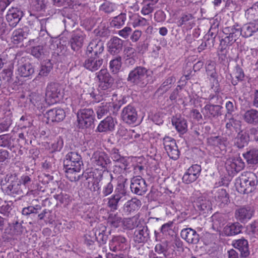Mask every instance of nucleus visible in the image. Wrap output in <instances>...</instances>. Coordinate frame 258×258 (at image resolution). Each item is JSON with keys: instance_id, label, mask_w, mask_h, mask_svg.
<instances>
[{"instance_id": "obj_1", "label": "nucleus", "mask_w": 258, "mask_h": 258, "mask_svg": "<svg viewBox=\"0 0 258 258\" xmlns=\"http://www.w3.org/2000/svg\"><path fill=\"white\" fill-rule=\"evenodd\" d=\"M63 165L66 177L71 181H78L83 177L87 179L85 173H80L83 167V163L81 155L78 152H69L66 156Z\"/></svg>"}, {"instance_id": "obj_2", "label": "nucleus", "mask_w": 258, "mask_h": 258, "mask_svg": "<svg viewBox=\"0 0 258 258\" xmlns=\"http://www.w3.org/2000/svg\"><path fill=\"white\" fill-rule=\"evenodd\" d=\"M258 183L256 175L251 172H243L236 178L235 185L237 191L241 194L252 192Z\"/></svg>"}, {"instance_id": "obj_3", "label": "nucleus", "mask_w": 258, "mask_h": 258, "mask_svg": "<svg viewBox=\"0 0 258 258\" xmlns=\"http://www.w3.org/2000/svg\"><path fill=\"white\" fill-rule=\"evenodd\" d=\"M153 74L152 70L143 66H138L130 72L127 81L134 86L144 88L149 83V78L151 77Z\"/></svg>"}, {"instance_id": "obj_4", "label": "nucleus", "mask_w": 258, "mask_h": 258, "mask_svg": "<svg viewBox=\"0 0 258 258\" xmlns=\"http://www.w3.org/2000/svg\"><path fill=\"white\" fill-rule=\"evenodd\" d=\"M1 185L3 191L8 195L15 197L23 194L21 182L15 175L7 174L2 179Z\"/></svg>"}, {"instance_id": "obj_5", "label": "nucleus", "mask_w": 258, "mask_h": 258, "mask_svg": "<svg viewBox=\"0 0 258 258\" xmlns=\"http://www.w3.org/2000/svg\"><path fill=\"white\" fill-rule=\"evenodd\" d=\"M77 117L79 128L85 129L94 127L95 113L92 108L80 109L77 113Z\"/></svg>"}, {"instance_id": "obj_6", "label": "nucleus", "mask_w": 258, "mask_h": 258, "mask_svg": "<svg viewBox=\"0 0 258 258\" xmlns=\"http://www.w3.org/2000/svg\"><path fill=\"white\" fill-rule=\"evenodd\" d=\"M241 30L240 26L237 24L224 27L222 31L225 36L220 40L221 44L224 47L232 45L241 35Z\"/></svg>"}, {"instance_id": "obj_7", "label": "nucleus", "mask_w": 258, "mask_h": 258, "mask_svg": "<svg viewBox=\"0 0 258 258\" xmlns=\"http://www.w3.org/2000/svg\"><path fill=\"white\" fill-rule=\"evenodd\" d=\"M14 63H16L15 67L16 72L22 77H29L35 73L34 65L26 61L24 57L16 58Z\"/></svg>"}, {"instance_id": "obj_8", "label": "nucleus", "mask_w": 258, "mask_h": 258, "mask_svg": "<svg viewBox=\"0 0 258 258\" xmlns=\"http://www.w3.org/2000/svg\"><path fill=\"white\" fill-rule=\"evenodd\" d=\"M96 77L99 83V88L102 91H106L110 93L113 83L114 79L108 72L107 69H104L100 70L96 73Z\"/></svg>"}, {"instance_id": "obj_9", "label": "nucleus", "mask_w": 258, "mask_h": 258, "mask_svg": "<svg viewBox=\"0 0 258 258\" xmlns=\"http://www.w3.org/2000/svg\"><path fill=\"white\" fill-rule=\"evenodd\" d=\"M92 163L98 169L105 170L110 163L108 155L103 151H96L94 152L91 158Z\"/></svg>"}, {"instance_id": "obj_10", "label": "nucleus", "mask_w": 258, "mask_h": 258, "mask_svg": "<svg viewBox=\"0 0 258 258\" xmlns=\"http://www.w3.org/2000/svg\"><path fill=\"white\" fill-rule=\"evenodd\" d=\"M49 18L43 19L40 20V30L39 36L35 40L39 44L45 47L51 43L52 41V37L50 36L46 30L47 25L49 23Z\"/></svg>"}, {"instance_id": "obj_11", "label": "nucleus", "mask_w": 258, "mask_h": 258, "mask_svg": "<svg viewBox=\"0 0 258 258\" xmlns=\"http://www.w3.org/2000/svg\"><path fill=\"white\" fill-rule=\"evenodd\" d=\"M104 50L103 42L98 39H93L89 43L85 51L86 55L101 57Z\"/></svg>"}, {"instance_id": "obj_12", "label": "nucleus", "mask_w": 258, "mask_h": 258, "mask_svg": "<svg viewBox=\"0 0 258 258\" xmlns=\"http://www.w3.org/2000/svg\"><path fill=\"white\" fill-rule=\"evenodd\" d=\"M226 170L230 175H234L245 167V163L240 157L229 158L225 163Z\"/></svg>"}, {"instance_id": "obj_13", "label": "nucleus", "mask_w": 258, "mask_h": 258, "mask_svg": "<svg viewBox=\"0 0 258 258\" xmlns=\"http://www.w3.org/2000/svg\"><path fill=\"white\" fill-rule=\"evenodd\" d=\"M223 107L220 104L207 103L202 110L204 117L209 119H216L222 114Z\"/></svg>"}, {"instance_id": "obj_14", "label": "nucleus", "mask_w": 258, "mask_h": 258, "mask_svg": "<svg viewBox=\"0 0 258 258\" xmlns=\"http://www.w3.org/2000/svg\"><path fill=\"white\" fill-rule=\"evenodd\" d=\"M138 112L132 105L128 104L121 110L120 117L122 121L128 124L135 123L138 118Z\"/></svg>"}, {"instance_id": "obj_15", "label": "nucleus", "mask_w": 258, "mask_h": 258, "mask_svg": "<svg viewBox=\"0 0 258 258\" xmlns=\"http://www.w3.org/2000/svg\"><path fill=\"white\" fill-rule=\"evenodd\" d=\"M202 171L201 165L196 164L189 167L182 176L183 183L189 184L195 181L200 176Z\"/></svg>"}, {"instance_id": "obj_16", "label": "nucleus", "mask_w": 258, "mask_h": 258, "mask_svg": "<svg viewBox=\"0 0 258 258\" xmlns=\"http://www.w3.org/2000/svg\"><path fill=\"white\" fill-rule=\"evenodd\" d=\"M130 188L133 193L139 196L143 195L147 191L146 182L141 176H136L132 178Z\"/></svg>"}, {"instance_id": "obj_17", "label": "nucleus", "mask_w": 258, "mask_h": 258, "mask_svg": "<svg viewBox=\"0 0 258 258\" xmlns=\"http://www.w3.org/2000/svg\"><path fill=\"white\" fill-rule=\"evenodd\" d=\"M87 58L83 63V66L88 71L95 72L98 71L103 65L104 59L101 57L86 55Z\"/></svg>"}, {"instance_id": "obj_18", "label": "nucleus", "mask_w": 258, "mask_h": 258, "mask_svg": "<svg viewBox=\"0 0 258 258\" xmlns=\"http://www.w3.org/2000/svg\"><path fill=\"white\" fill-rule=\"evenodd\" d=\"M86 34L81 30H76L71 36L69 43L75 51H79L83 46Z\"/></svg>"}, {"instance_id": "obj_19", "label": "nucleus", "mask_w": 258, "mask_h": 258, "mask_svg": "<svg viewBox=\"0 0 258 258\" xmlns=\"http://www.w3.org/2000/svg\"><path fill=\"white\" fill-rule=\"evenodd\" d=\"M46 100H49V102L53 104L58 101L60 94V89L58 84L50 83L49 84L46 90Z\"/></svg>"}, {"instance_id": "obj_20", "label": "nucleus", "mask_w": 258, "mask_h": 258, "mask_svg": "<svg viewBox=\"0 0 258 258\" xmlns=\"http://www.w3.org/2000/svg\"><path fill=\"white\" fill-rule=\"evenodd\" d=\"M109 246L110 250L112 251H123L127 247V241L122 236H114L109 241Z\"/></svg>"}, {"instance_id": "obj_21", "label": "nucleus", "mask_w": 258, "mask_h": 258, "mask_svg": "<svg viewBox=\"0 0 258 258\" xmlns=\"http://www.w3.org/2000/svg\"><path fill=\"white\" fill-rule=\"evenodd\" d=\"M23 16V12L19 9L12 8L8 12L6 19L9 25L13 28L17 26Z\"/></svg>"}, {"instance_id": "obj_22", "label": "nucleus", "mask_w": 258, "mask_h": 258, "mask_svg": "<svg viewBox=\"0 0 258 258\" xmlns=\"http://www.w3.org/2000/svg\"><path fill=\"white\" fill-rule=\"evenodd\" d=\"M94 234L95 236V239L100 244H104L106 243L108 235L110 234V231H107L106 227L103 224H98L94 229Z\"/></svg>"}, {"instance_id": "obj_23", "label": "nucleus", "mask_w": 258, "mask_h": 258, "mask_svg": "<svg viewBox=\"0 0 258 258\" xmlns=\"http://www.w3.org/2000/svg\"><path fill=\"white\" fill-rule=\"evenodd\" d=\"M181 237L189 244H196L200 239L199 234L191 228L183 229L180 233Z\"/></svg>"}, {"instance_id": "obj_24", "label": "nucleus", "mask_w": 258, "mask_h": 258, "mask_svg": "<svg viewBox=\"0 0 258 258\" xmlns=\"http://www.w3.org/2000/svg\"><path fill=\"white\" fill-rule=\"evenodd\" d=\"M116 121L111 116H107L104 119L100 121L96 130V132L107 133L114 130Z\"/></svg>"}, {"instance_id": "obj_25", "label": "nucleus", "mask_w": 258, "mask_h": 258, "mask_svg": "<svg viewBox=\"0 0 258 258\" xmlns=\"http://www.w3.org/2000/svg\"><path fill=\"white\" fill-rule=\"evenodd\" d=\"M232 246L237 249L240 253V256L247 257L250 254L248 241L244 238L232 241Z\"/></svg>"}, {"instance_id": "obj_26", "label": "nucleus", "mask_w": 258, "mask_h": 258, "mask_svg": "<svg viewBox=\"0 0 258 258\" xmlns=\"http://www.w3.org/2000/svg\"><path fill=\"white\" fill-rule=\"evenodd\" d=\"M46 117L48 122H59L63 120L66 113L61 108H55L48 110Z\"/></svg>"}, {"instance_id": "obj_27", "label": "nucleus", "mask_w": 258, "mask_h": 258, "mask_svg": "<svg viewBox=\"0 0 258 258\" xmlns=\"http://www.w3.org/2000/svg\"><path fill=\"white\" fill-rule=\"evenodd\" d=\"M149 239L150 231L147 226L140 227L134 232V240L136 243H145Z\"/></svg>"}, {"instance_id": "obj_28", "label": "nucleus", "mask_w": 258, "mask_h": 258, "mask_svg": "<svg viewBox=\"0 0 258 258\" xmlns=\"http://www.w3.org/2000/svg\"><path fill=\"white\" fill-rule=\"evenodd\" d=\"M123 41L121 39L113 37L107 43L108 51L112 55H116L120 53L123 47Z\"/></svg>"}, {"instance_id": "obj_29", "label": "nucleus", "mask_w": 258, "mask_h": 258, "mask_svg": "<svg viewBox=\"0 0 258 258\" xmlns=\"http://www.w3.org/2000/svg\"><path fill=\"white\" fill-rule=\"evenodd\" d=\"M241 122L231 118L228 120L226 124V134L230 138H233L236 133L241 131Z\"/></svg>"}, {"instance_id": "obj_30", "label": "nucleus", "mask_w": 258, "mask_h": 258, "mask_svg": "<svg viewBox=\"0 0 258 258\" xmlns=\"http://www.w3.org/2000/svg\"><path fill=\"white\" fill-rule=\"evenodd\" d=\"M253 211L250 207H242L235 211L236 219L242 223H245L252 216Z\"/></svg>"}, {"instance_id": "obj_31", "label": "nucleus", "mask_w": 258, "mask_h": 258, "mask_svg": "<svg viewBox=\"0 0 258 258\" xmlns=\"http://www.w3.org/2000/svg\"><path fill=\"white\" fill-rule=\"evenodd\" d=\"M171 122L177 132L180 134L183 135L187 131V122L184 118L180 116H173Z\"/></svg>"}, {"instance_id": "obj_32", "label": "nucleus", "mask_w": 258, "mask_h": 258, "mask_svg": "<svg viewBox=\"0 0 258 258\" xmlns=\"http://www.w3.org/2000/svg\"><path fill=\"white\" fill-rule=\"evenodd\" d=\"M242 228V225L239 222L229 223L224 227L223 232L226 236H232L240 233Z\"/></svg>"}, {"instance_id": "obj_33", "label": "nucleus", "mask_w": 258, "mask_h": 258, "mask_svg": "<svg viewBox=\"0 0 258 258\" xmlns=\"http://www.w3.org/2000/svg\"><path fill=\"white\" fill-rule=\"evenodd\" d=\"M231 83L233 86L237 85L239 82L243 81L245 78V74L243 69L238 64L233 68L232 74L230 75Z\"/></svg>"}, {"instance_id": "obj_34", "label": "nucleus", "mask_w": 258, "mask_h": 258, "mask_svg": "<svg viewBox=\"0 0 258 258\" xmlns=\"http://www.w3.org/2000/svg\"><path fill=\"white\" fill-rule=\"evenodd\" d=\"M100 178L101 194L103 197H105L110 195L113 191L114 186L112 183V175H111L110 179L103 178L102 175L101 176Z\"/></svg>"}, {"instance_id": "obj_35", "label": "nucleus", "mask_w": 258, "mask_h": 258, "mask_svg": "<svg viewBox=\"0 0 258 258\" xmlns=\"http://www.w3.org/2000/svg\"><path fill=\"white\" fill-rule=\"evenodd\" d=\"M194 206L196 210L203 213H206L212 210L211 202L203 197L198 198L195 202Z\"/></svg>"}, {"instance_id": "obj_36", "label": "nucleus", "mask_w": 258, "mask_h": 258, "mask_svg": "<svg viewBox=\"0 0 258 258\" xmlns=\"http://www.w3.org/2000/svg\"><path fill=\"white\" fill-rule=\"evenodd\" d=\"M30 101L39 111H43L45 108V101L46 100L39 94L35 92H32L29 95Z\"/></svg>"}, {"instance_id": "obj_37", "label": "nucleus", "mask_w": 258, "mask_h": 258, "mask_svg": "<svg viewBox=\"0 0 258 258\" xmlns=\"http://www.w3.org/2000/svg\"><path fill=\"white\" fill-rule=\"evenodd\" d=\"M242 117L244 121L249 124L256 125L258 124V110L255 109L245 111Z\"/></svg>"}, {"instance_id": "obj_38", "label": "nucleus", "mask_w": 258, "mask_h": 258, "mask_svg": "<svg viewBox=\"0 0 258 258\" xmlns=\"http://www.w3.org/2000/svg\"><path fill=\"white\" fill-rule=\"evenodd\" d=\"M215 199L219 206L223 207L229 202V195L226 189H218L215 194Z\"/></svg>"}, {"instance_id": "obj_39", "label": "nucleus", "mask_w": 258, "mask_h": 258, "mask_svg": "<svg viewBox=\"0 0 258 258\" xmlns=\"http://www.w3.org/2000/svg\"><path fill=\"white\" fill-rule=\"evenodd\" d=\"M141 206V201L137 199H132L126 202L123 207V212L125 215H129L138 210Z\"/></svg>"}, {"instance_id": "obj_40", "label": "nucleus", "mask_w": 258, "mask_h": 258, "mask_svg": "<svg viewBox=\"0 0 258 258\" xmlns=\"http://www.w3.org/2000/svg\"><path fill=\"white\" fill-rule=\"evenodd\" d=\"M127 180L126 178H124L117 182L113 195L123 200L127 195Z\"/></svg>"}, {"instance_id": "obj_41", "label": "nucleus", "mask_w": 258, "mask_h": 258, "mask_svg": "<svg viewBox=\"0 0 258 258\" xmlns=\"http://www.w3.org/2000/svg\"><path fill=\"white\" fill-rule=\"evenodd\" d=\"M94 35L97 37L107 38L110 35L107 23L101 22L98 27L93 31Z\"/></svg>"}, {"instance_id": "obj_42", "label": "nucleus", "mask_w": 258, "mask_h": 258, "mask_svg": "<svg viewBox=\"0 0 258 258\" xmlns=\"http://www.w3.org/2000/svg\"><path fill=\"white\" fill-rule=\"evenodd\" d=\"M248 141V133L241 131L238 133L237 136L235 138V145L239 149H242L247 145Z\"/></svg>"}, {"instance_id": "obj_43", "label": "nucleus", "mask_w": 258, "mask_h": 258, "mask_svg": "<svg viewBox=\"0 0 258 258\" xmlns=\"http://www.w3.org/2000/svg\"><path fill=\"white\" fill-rule=\"evenodd\" d=\"M254 22L244 24L242 27H240L241 35L245 38L252 36L254 33L258 32Z\"/></svg>"}, {"instance_id": "obj_44", "label": "nucleus", "mask_w": 258, "mask_h": 258, "mask_svg": "<svg viewBox=\"0 0 258 258\" xmlns=\"http://www.w3.org/2000/svg\"><path fill=\"white\" fill-rule=\"evenodd\" d=\"M28 35V28L24 27L22 29L15 30L12 35V39L14 43L18 44L27 38Z\"/></svg>"}, {"instance_id": "obj_45", "label": "nucleus", "mask_w": 258, "mask_h": 258, "mask_svg": "<svg viewBox=\"0 0 258 258\" xmlns=\"http://www.w3.org/2000/svg\"><path fill=\"white\" fill-rule=\"evenodd\" d=\"M194 19L193 16L189 13H182L178 18L177 21V25L178 27H182L187 26L190 28L192 26V20Z\"/></svg>"}, {"instance_id": "obj_46", "label": "nucleus", "mask_w": 258, "mask_h": 258, "mask_svg": "<svg viewBox=\"0 0 258 258\" xmlns=\"http://www.w3.org/2000/svg\"><path fill=\"white\" fill-rule=\"evenodd\" d=\"M213 227L214 229L219 230L226 223L225 215L221 213H216L212 216Z\"/></svg>"}, {"instance_id": "obj_47", "label": "nucleus", "mask_w": 258, "mask_h": 258, "mask_svg": "<svg viewBox=\"0 0 258 258\" xmlns=\"http://www.w3.org/2000/svg\"><path fill=\"white\" fill-rule=\"evenodd\" d=\"M112 105L110 102L102 103L98 106L95 110L98 119L102 118L104 116L109 113Z\"/></svg>"}, {"instance_id": "obj_48", "label": "nucleus", "mask_w": 258, "mask_h": 258, "mask_svg": "<svg viewBox=\"0 0 258 258\" xmlns=\"http://www.w3.org/2000/svg\"><path fill=\"white\" fill-rule=\"evenodd\" d=\"M243 156L247 164L254 165L258 164V150L251 149L243 154Z\"/></svg>"}, {"instance_id": "obj_49", "label": "nucleus", "mask_w": 258, "mask_h": 258, "mask_svg": "<svg viewBox=\"0 0 258 258\" xmlns=\"http://www.w3.org/2000/svg\"><path fill=\"white\" fill-rule=\"evenodd\" d=\"M140 221L139 216H135L131 218H124L122 220L123 226L128 229H133L136 227H138Z\"/></svg>"}, {"instance_id": "obj_50", "label": "nucleus", "mask_w": 258, "mask_h": 258, "mask_svg": "<svg viewBox=\"0 0 258 258\" xmlns=\"http://www.w3.org/2000/svg\"><path fill=\"white\" fill-rule=\"evenodd\" d=\"M126 20V14L121 13L118 16L112 18L110 22V25L112 27L119 29L124 25Z\"/></svg>"}, {"instance_id": "obj_51", "label": "nucleus", "mask_w": 258, "mask_h": 258, "mask_svg": "<svg viewBox=\"0 0 258 258\" xmlns=\"http://www.w3.org/2000/svg\"><path fill=\"white\" fill-rule=\"evenodd\" d=\"M208 143L213 146L219 147L220 148H225L227 143V139L221 136L211 137L208 139Z\"/></svg>"}, {"instance_id": "obj_52", "label": "nucleus", "mask_w": 258, "mask_h": 258, "mask_svg": "<svg viewBox=\"0 0 258 258\" xmlns=\"http://www.w3.org/2000/svg\"><path fill=\"white\" fill-rule=\"evenodd\" d=\"M121 57L119 56H116L109 62L110 71L113 74H116L121 69Z\"/></svg>"}, {"instance_id": "obj_53", "label": "nucleus", "mask_w": 258, "mask_h": 258, "mask_svg": "<svg viewBox=\"0 0 258 258\" xmlns=\"http://www.w3.org/2000/svg\"><path fill=\"white\" fill-rule=\"evenodd\" d=\"M46 52V47L39 44L31 48V54L38 59L41 58Z\"/></svg>"}, {"instance_id": "obj_54", "label": "nucleus", "mask_w": 258, "mask_h": 258, "mask_svg": "<svg viewBox=\"0 0 258 258\" xmlns=\"http://www.w3.org/2000/svg\"><path fill=\"white\" fill-rule=\"evenodd\" d=\"M117 9V6L115 3L105 1L99 7V10L106 14L114 12Z\"/></svg>"}, {"instance_id": "obj_55", "label": "nucleus", "mask_w": 258, "mask_h": 258, "mask_svg": "<svg viewBox=\"0 0 258 258\" xmlns=\"http://www.w3.org/2000/svg\"><path fill=\"white\" fill-rule=\"evenodd\" d=\"M245 16L250 21L254 20L258 17V1L246 10Z\"/></svg>"}, {"instance_id": "obj_56", "label": "nucleus", "mask_w": 258, "mask_h": 258, "mask_svg": "<svg viewBox=\"0 0 258 258\" xmlns=\"http://www.w3.org/2000/svg\"><path fill=\"white\" fill-rule=\"evenodd\" d=\"M41 209V207L40 205H36L35 206H28L25 207L22 209V215L26 216H30L31 215L34 216L35 215L38 214L39 211Z\"/></svg>"}, {"instance_id": "obj_57", "label": "nucleus", "mask_w": 258, "mask_h": 258, "mask_svg": "<svg viewBox=\"0 0 258 258\" xmlns=\"http://www.w3.org/2000/svg\"><path fill=\"white\" fill-rule=\"evenodd\" d=\"M165 150L170 158L175 160L179 158L180 152L176 145V143L172 144L170 147L165 149Z\"/></svg>"}, {"instance_id": "obj_58", "label": "nucleus", "mask_w": 258, "mask_h": 258, "mask_svg": "<svg viewBox=\"0 0 258 258\" xmlns=\"http://www.w3.org/2000/svg\"><path fill=\"white\" fill-rule=\"evenodd\" d=\"M165 150L170 158L175 160L179 158L180 152L176 145V143L172 144L170 147L165 149Z\"/></svg>"}, {"instance_id": "obj_59", "label": "nucleus", "mask_w": 258, "mask_h": 258, "mask_svg": "<svg viewBox=\"0 0 258 258\" xmlns=\"http://www.w3.org/2000/svg\"><path fill=\"white\" fill-rule=\"evenodd\" d=\"M165 150L170 158L175 160L179 158L180 152L176 145V143L172 144L170 147L165 149Z\"/></svg>"}, {"instance_id": "obj_60", "label": "nucleus", "mask_w": 258, "mask_h": 258, "mask_svg": "<svg viewBox=\"0 0 258 258\" xmlns=\"http://www.w3.org/2000/svg\"><path fill=\"white\" fill-rule=\"evenodd\" d=\"M52 68V63L49 60L45 61L41 65L38 76L42 77H46L48 76Z\"/></svg>"}, {"instance_id": "obj_61", "label": "nucleus", "mask_w": 258, "mask_h": 258, "mask_svg": "<svg viewBox=\"0 0 258 258\" xmlns=\"http://www.w3.org/2000/svg\"><path fill=\"white\" fill-rule=\"evenodd\" d=\"M122 218L116 214H110L108 218V223L114 228L118 227L121 223L122 224Z\"/></svg>"}, {"instance_id": "obj_62", "label": "nucleus", "mask_w": 258, "mask_h": 258, "mask_svg": "<svg viewBox=\"0 0 258 258\" xmlns=\"http://www.w3.org/2000/svg\"><path fill=\"white\" fill-rule=\"evenodd\" d=\"M121 201H122L121 199L112 195L108 199L107 205L111 211H114L117 209L118 203Z\"/></svg>"}, {"instance_id": "obj_63", "label": "nucleus", "mask_w": 258, "mask_h": 258, "mask_svg": "<svg viewBox=\"0 0 258 258\" xmlns=\"http://www.w3.org/2000/svg\"><path fill=\"white\" fill-rule=\"evenodd\" d=\"M176 79L173 76L168 77L161 85L160 88L166 91L171 87V85L174 84Z\"/></svg>"}, {"instance_id": "obj_64", "label": "nucleus", "mask_w": 258, "mask_h": 258, "mask_svg": "<svg viewBox=\"0 0 258 258\" xmlns=\"http://www.w3.org/2000/svg\"><path fill=\"white\" fill-rule=\"evenodd\" d=\"M128 161L124 157H122L120 159L116 161L115 168H118V172H121L125 171L127 169Z\"/></svg>"}]
</instances>
